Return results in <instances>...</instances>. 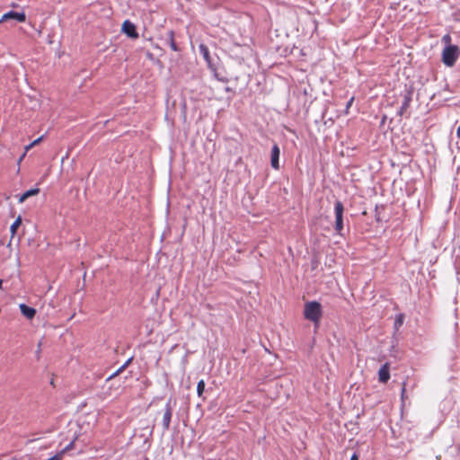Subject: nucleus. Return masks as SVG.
<instances>
[{
  "mask_svg": "<svg viewBox=\"0 0 460 460\" xmlns=\"http://www.w3.org/2000/svg\"><path fill=\"white\" fill-rule=\"evenodd\" d=\"M323 314L322 305L316 301L307 302L305 305L304 316L306 320L318 324Z\"/></svg>",
  "mask_w": 460,
  "mask_h": 460,
  "instance_id": "nucleus-1",
  "label": "nucleus"
},
{
  "mask_svg": "<svg viewBox=\"0 0 460 460\" xmlns=\"http://www.w3.org/2000/svg\"><path fill=\"white\" fill-rule=\"evenodd\" d=\"M19 307L22 314L29 320H31L36 314V310L26 305L25 304H21Z\"/></svg>",
  "mask_w": 460,
  "mask_h": 460,
  "instance_id": "nucleus-10",
  "label": "nucleus"
},
{
  "mask_svg": "<svg viewBox=\"0 0 460 460\" xmlns=\"http://www.w3.org/2000/svg\"><path fill=\"white\" fill-rule=\"evenodd\" d=\"M343 211L344 207L341 201L337 200L334 204L335 212V230L338 234H341L343 229Z\"/></svg>",
  "mask_w": 460,
  "mask_h": 460,
  "instance_id": "nucleus-3",
  "label": "nucleus"
},
{
  "mask_svg": "<svg viewBox=\"0 0 460 460\" xmlns=\"http://www.w3.org/2000/svg\"><path fill=\"white\" fill-rule=\"evenodd\" d=\"M350 460H358V456L356 453H354L351 457H350Z\"/></svg>",
  "mask_w": 460,
  "mask_h": 460,
  "instance_id": "nucleus-22",
  "label": "nucleus"
},
{
  "mask_svg": "<svg viewBox=\"0 0 460 460\" xmlns=\"http://www.w3.org/2000/svg\"><path fill=\"white\" fill-rule=\"evenodd\" d=\"M172 416V407L171 405V399L167 402L163 416V427L164 430L169 429L171 420Z\"/></svg>",
  "mask_w": 460,
  "mask_h": 460,
  "instance_id": "nucleus-5",
  "label": "nucleus"
},
{
  "mask_svg": "<svg viewBox=\"0 0 460 460\" xmlns=\"http://www.w3.org/2000/svg\"><path fill=\"white\" fill-rule=\"evenodd\" d=\"M353 100H354V98H351V99L349 101V102H348V104H347V107H349V106L351 105V103H352Z\"/></svg>",
  "mask_w": 460,
  "mask_h": 460,
  "instance_id": "nucleus-23",
  "label": "nucleus"
},
{
  "mask_svg": "<svg viewBox=\"0 0 460 460\" xmlns=\"http://www.w3.org/2000/svg\"><path fill=\"white\" fill-rule=\"evenodd\" d=\"M43 137H40L37 139H35L33 142H31L30 145L25 146V152L22 154V155L19 159V163L24 158L26 152H28L32 146H36L42 140Z\"/></svg>",
  "mask_w": 460,
  "mask_h": 460,
  "instance_id": "nucleus-12",
  "label": "nucleus"
},
{
  "mask_svg": "<svg viewBox=\"0 0 460 460\" xmlns=\"http://www.w3.org/2000/svg\"><path fill=\"white\" fill-rule=\"evenodd\" d=\"M10 19H14V20H16L19 22H24L25 20H26V15H25V13L23 12L17 13V12H14V11H10V12L4 13L1 17L0 22H6V21H8Z\"/></svg>",
  "mask_w": 460,
  "mask_h": 460,
  "instance_id": "nucleus-4",
  "label": "nucleus"
},
{
  "mask_svg": "<svg viewBox=\"0 0 460 460\" xmlns=\"http://www.w3.org/2000/svg\"><path fill=\"white\" fill-rule=\"evenodd\" d=\"M442 40H443L444 42H446V43H449V42L451 41V37H450V35L446 34V35L443 37Z\"/></svg>",
  "mask_w": 460,
  "mask_h": 460,
  "instance_id": "nucleus-20",
  "label": "nucleus"
},
{
  "mask_svg": "<svg viewBox=\"0 0 460 460\" xmlns=\"http://www.w3.org/2000/svg\"><path fill=\"white\" fill-rule=\"evenodd\" d=\"M402 324V315H399L395 320V326H401Z\"/></svg>",
  "mask_w": 460,
  "mask_h": 460,
  "instance_id": "nucleus-19",
  "label": "nucleus"
},
{
  "mask_svg": "<svg viewBox=\"0 0 460 460\" xmlns=\"http://www.w3.org/2000/svg\"><path fill=\"white\" fill-rule=\"evenodd\" d=\"M22 224V218L21 217H18L14 222L12 224L11 227H10V231L12 233V236H13L16 233V230L17 228L21 226Z\"/></svg>",
  "mask_w": 460,
  "mask_h": 460,
  "instance_id": "nucleus-14",
  "label": "nucleus"
},
{
  "mask_svg": "<svg viewBox=\"0 0 460 460\" xmlns=\"http://www.w3.org/2000/svg\"><path fill=\"white\" fill-rule=\"evenodd\" d=\"M405 392H406V389H405V384H403L402 388V393H401L402 400H404V397H405Z\"/></svg>",
  "mask_w": 460,
  "mask_h": 460,
  "instance_id": "nucleus-21",
  "label": "nucleus"
},
{
  "mask_svg": "<svg viewBox=\"0 0 460 460\" xmlns=\"http://www.w3.org/2000/svg\"><path fill=\"white\" fill-rule=\"evenodd\" d=\"M73 446H74V441L70 442L67 446H66L64 447V449L59 453V454H61V456H63V454L65 452L71 450L73 448Z\"/></svg>",
  "mask_w": 460,
  "mask_h": 460,
  "instance_id": "nucleus-18",
  "label": "nucleus"
},
{
  "mask_svg": "<svg viewBox=\"0 0 460 460\" xmlns=\"http://www.w3.org/2000/svg\"><path fill=\"white\" fill-rule=\"evenodd\" d=\"M412 100V92L411 90H408L405 94L403 95V101L402 103V106L399 111V115H402L410 107L411 102Z\"/></svg>",
  "mask_w": 460,
  "mask_h": 460,
  "instance_id": "nucleus-9",
  "label": "nucleus"
},
{
  "mask_svg": "<svg viewBox=\"0 0 460 460\" xmlns=\"http://www.w3.org/2000/svg\"><path fill=\"white\" fill-rule=\"evenodd\" d=\"M122 31L130 38L137 39L138 37L135 24L128 20L123 22Z\"/></svg>",
  "mask_w": 460,
  "mask_h": 460,
  "instance_id": "nucleus-6",
  "label": "nucleus"
},
{
  "mask_svg": "<svg viewBox=\"0 0 460 460\" xmlns=\"http://www.w3.org/2000/svg\"><path fill=\"white\" fill-rule=\"evenodd\" d=\"M279 154H280V150H279V146L277 144H274L271 148V153H270V164H271L272 168H274L276 170H278L279 168Z\"/></svg>",
  "mask_w": 460,
  "mask_h": 460,
  "instance_id": "nucleus-7",
  "label": "nucleus"
},
{
  "mask_svg": "<svg viewBox=\"0 0 460 460\" xmlns=\"http://www.w3.org/2000/svg\"><path fill=\"white\" fill-rule=\"evenodd\" d=\"M170 47L173 51H177L178 48L174 41V33L172 31H169Z\"/></svg>",
  "mask_w": 460,
  "mask_h": 460,
  "instance_id": "nucleus-16",
  "label": "nucleus"
},
{
  "mask_svg": "<svg viewBox=\"0 0 460 460\" xmlns=\"http://www.w3.org/2000/svg\"><path fill=\"white\" fill-rule=\"evenodd\" d=\"M127 363L123 366H121L116 372H114L112 375H111L108 378H107V381L112 379L115 376H117L119 372H121L125 367H126Z\"/></svg>",
  "mask_w": 460,
  "mask_h": 460,
  "instance_id": "nucleus-17",
  "label": "nucleus"
},
{
  "mask_svg": "<svg viewBox=\"0 0 460 460\" xmlns=\"http://www.w3.org/2000/svg\"><path fill=\"white\" fill-rule=\"evenodd\" d=\"M390 378L389 364L385 363L378 371V380L380 383L385 384Z\"/></svg>",
  "mask_w": 460,
  "mask_h": 460,
  "instance_id": "nucleus-8",
  "label": "nucleus"
},
{
  "mask_svg": "<svg viewBox=\"0 0 460 460\" xmlns=\"http://www.w3.org/2000/svg\"><path fill=\"white\" fill-rule=\"evenodd\" d=\"M3 281L0 279V288H2Z\"/></svg>",
  "mask_w": 460,
  "mask_h": 460,
  "instance_id": "nucleus-24",
  "label": "nucleus"
},
{
  "mask_svg": "<svg viewBox=\"0 0 460 460\" xmlns=\"http://www.w3.org/2000/svg\"><path fill=\"white\" fill-rule=\"evenodd\" d=\"M199 50L200 52V54L203 56V58L208 61L209 60V50L208 49V47L204 44H200L199 46Z\"/></svg>",
  "mask_w": 460,
  "mask_h": 460,
  "instance_id": "nucleus-13",
  "label": "nucleus"
},
{
  "mask_svg": "<svg viewBox=\"0 0 460 460\" xmlns=\"http://www.w3.org/2000/svg\"><path fill=\"white\" fill-rule=\"evenodd\" d=\"M460 56V49L456 45H447L442 51V61L447 66H453Z\"/></svg>",
  "mask_w": 460,
  "mask_h": 460,
  "instance_id": "nucleus-2",
  "label": "nucleus"
},
{
  "mask_svg": "<svg viewBox=\"0 0 460 460\" xmlns=\"http://www.w3.org/2000/svg\"><path fill=\"white\" fill-rule=\"evenodd\" d=\"M205 382L204 380H199L197 385V394L199 397H201L205 391Z\"/></svg>",
  "mask_w": 460,
  "mask_h": 460,
  "instance_id": "nucleus-15",
  "label": "nucleus"
},
{
  "mask_svg": "<svg viewBox=\"0 0 460 460\" xmlns=\"http://www.w3.org/2000/svg\"><path fill=\"white\" fill-rule=\"evenodd\" d=\"M40 192L39 188L31 189L22 193L19 198V203H23L28 198L37 195Z\"/></svg>",
  "mask_w": 460,
  "mask_h": 460,
  "instance_id": "nucleus-11",
  "label": "nucleus"
}]
</instances>
